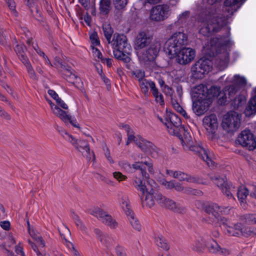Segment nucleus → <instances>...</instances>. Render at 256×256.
Here are the masks:
<instances>
[{"label":"nucleus","mask_w":256,"mask_h":256,"mask_svg":"<svg viewBox=\"0 0 256 256\" xmlns=\"http://www.w3.org/2000/svg\"><path fill=\"white\" fill-rule=\"evenodd\" d=\"M187 42L186 35L182 32L174 33L166 42L164 50L170 58H176V62L186 64L195 56V50L191 48H182Z\"/></svg>","instance_id":"obj_1"},{"label":"nucleus","mask_w":256,"mask_h":256,"mask_svg":"<svg viewBox=\"0 0 256 256\" xmlns=\"http://www.w3.org/2000/svg\"><path fill=\"white\" fill-rule=\"evenodd\" d=\"M110 43L112 46L114 56L126 63L130 62V58L128 54L130 52L131 46L128 42L126 36L122 34H114Z\"/></svg>","instance_id":"obj_2"},{"label":"nucleus","mask_w":256,"mask_h":256,"mask_svg":"<svg viewBox=\"0 0 256 256\" xmlns=\"http://www.w3.org/2000/svg\"><path fill=\"white\" fill-rule=\"evenodd\" d=\"M64 137L70 142L80 152L82 156L86 158L88 161L90 162L92 158L95 159V156L92 151H90L89 144L87 140H75L71 135L65 132Z\"/></svg>","instance_id":"obj_3"},{"label":"nucleus","mask_w":256,"mask_h":256,"mask_svg":"<svg viewBox=\"0 0 256 256\" xmlns=\"http://www.w3.org/2000/svg\"><path fill=\"white\" fill-rule=\"evenodd\" d=\"M222 125L228 132L236 131L240 125V116L234 111H230L224 116Z\"/></svg>","instance_id":"obj_4"},{"label":"nucleus","mask_w":256,"mask_h":256,"mask_svg":"<svg viewBox=\"0 0 256 256\" xmlns=\"http://www.w3.org/2000/svg\"><path fill=\"white\" fill-rule=\"evenodd\" d=\"M236 141L242 146L250 150H252L256 148V138L249 130H242L238 137Z\"/></svg>","instance_id":"obj_5"},{"label":"nucleus","mask_w":256,"mask_h":256,"mask_svg":"<svg viewBox=\"0 0 256 256\" xmlns=\"http://www.w3.org/2000/svg\"><path fill=\"white\" fill-rule=\"evenodd\" d=\"M121 206L128 216L129 221L132 228L138 231L141 230V225L138 220L134 217V214L131 210L128 198L126 196H123L121 198Z\"/></svg>","instance_id":"obj_6"},{"label":"nucleus","mask_w":256,"mask_h":256,"mask_svg":"<svg viewBox=\"0 0 256 256\" xmlns=\"http://www.w3.org/2000/svg\"><path fill=\"white\" fill-rule=\"evenodd\" d=\"M90 214L96 217L111 229H116L118 227V222L110 215L98 208H95L92 210Z\"/></svg>","instance_id":"obj_7"},{"label":"nucleus","mask_w":256,"mask_h":256,"mask_svg":"<svg viewBox=\"0 0 256 256\" xmlns=\"http://www.w3.org/2000/svg\"><path fill=\"white\" fill-rule=\"evenodd\" d=\"M210 178L222 190L228 198H234L232 192L234 190V186L231 184H228L225 176H210Z\"/></svg>","instance_id":"obj_8"},{"label":"nucleus","mask_w":256,"mask_h":256,"mask_svg":"<svg viewBox=\"0 0 256 256\" xmlns=\"http://www.w3.org/2000/svg\"><path fill=\"white\" fill-rule=\"evenodd\" d=\"M157 118L166 126L168 132L170 134H175L176 129L181 126L180 118L174 114H170L168 115V118L166 116L162 118L158 116Z\"/></svg>","instance_id":"obj_9"},{"label":"nucleus","mask_w":256,"mask_h":256,"mask_svg":"<svg viewBox=\"0 0 256 256\" xmlns=\"http://www.w3.org/2000/svg\"><path fill=\"white\" fill-rule=\"evenodd\" d=\"M155 200L162 206L174 212L182 213L184 210V208L181 204L165 198L162 194H156L155 196Z\"/></svg>","instance_id":"obj_10"},{"label":"nucleus","mask_w":256,"mask_h":256,"mask_svg":"<svg viewBox=\"0 0 256 256\" xmlns=\"http://www.w3.org/2000/svg\"><path fill=\"white\" fill-rule=\"evenodd\" d=\"M196 93L204 96L206 100H210L212 102V100L220 96V88L217 86H212L209 89L203 84H200L196 86Z\"/></svg>","instance_id":"obj_11"},{"label":"nucleus","mask_w":256,"mask_h":256,"mask_svg":"<svg viewBox=\"0 0 256 256\" xmlns=\"http://www.w3.org/2000/svg\"><path fill=\"white\" fill-rule=\"evenodd\" d=\"M210 62L206 58H200L192 68V72L194 75L201 78L206 72H208L211 68Z\"/></svg>","instance_id":"obj_12"},{"label":"nucleus","mask_w":256,"mask_h":256,"mask_svg":"<svg viewBox=\"0 0 256 256\" xmlns=\"http://www.w3.org/2000/svg\"><path fill=\"white\" fill-rule=\"evenodd\" d=\"M220 222L229 236L238 237L240 236L241 230H242V223L232 224L224 217L220 218Z\"/></svg>","instance_id":"obj_13"},{"label":"nucleus","mask_w":256,"mask_h":256,"mask_svg":"<svg viewBox=\"0 0 256 256\" xmlns=\"http://www.w3.org/2000/svg\"><path fill=\"white\" fill-rule=\"evenodd\" d=\"M168 6L166 5H158L153 7L150 14L151 20L159 22L166 18L168 16Z\"/></svg>","instance_id":"obj_14"},{"label":"nucleus","mask_w":256,"mask_h":256,"mask_svg":"<svg viewBox=\"0 0 256 256\" xmlns=\"http://www.w3.org/2000/svg\"><path fill=\"white\" fill-rule=\"evenodd\" d=\"M232 208L230 206H220L216 204H211L206 206L205 211L207 214L212 215L216 219L218 220L220 214H228Z\"/></svg>","instance_id":"obj_15"},{"label":"nucleus","mask_w":256,"mask_h":256,"mask_svg":"<svg viewBox=\"0 0 256 256\" xmlns=\"http://www.w3.org/2000/svg\"><path fill=\"white\" fill-rule=\"evenodd\" d=\"M187 148L198 155L201 159L206 162L208 166H214V162L210 158L208 151L203 147L200 145H192V144Z\"/></svg>","instance_id":"obj_16"},{"label":"nucleus","mask_w":256,"mask_h":256,"mask_svg":"<svg viewBox=\"0 0 256 256\" xmlns=\"http://www.w3.org/2000/svg\"><path fill=\"white\" fill-rule=\"evenodd\" d=\"M206 247L210 254L225 256H228L230 254L228 249L221 247L217 242L212 238L206 242Z\"/></svg>","instance_id":"obj_17"},{"label":"nucleus","mask_w":256,"mask_h":256,"mask_svg":"<svg viewBox=\"0 0 256 256\" xmlns=\"http://www.w3.org/2000/svg\"><path fill=\"white\" fill-rule=\"evenodd\" d=\"M154 188V186L148 188L145 192L146 196H144V195H142V196L141 197L142 205L144 207L146 206L150 208L152 207L155 204L154 198H155L156 194H161L156 192Z\"/></svg>","instance_id":"obj_18"},{"label":"nucleus","mask_w":256,"mask_h":256,"mask_svg":"<svg viewBox=\"0 0 256 256\" xmlns=\"http://www.w3.org/2000/svg\"><path fill=\"white\" fill-rule=\"evenodd\" d=\"M174 175V178H177L180 181H186L190 183L203 184H206V182H204L202 179L200 178L198 176H191L180 170H176V173Z\"/></svg>","instance_id":"obj_19"},{"label":"nucleus","mask_w":256,"mask_h":256,"mask_svg":"<svg viewBox=\"0 0 256 256\" xmlns=\"http://www.w3.org/2000/svg\"><path fill=\"white\" fill-rule=\"evenodd\" d=\"M160 44L156 42L152 44L144 54L143 59L145 61H153L158 56L160 49Z\"/></svg>","instance_id":"obj_20"},{"label":"nucleus","mask_w":256,"mask_h":256,"mask_svg":"<svg viewBox=\"0 0 256 256\" xmlns=\"http://www.w3.org/2000/svg\"><path fill=\"white\" fill-rule=\"evenodd\" d=\"M147 185L143 184L142 180L136 176L132 182V184L134 188L138 191L142 193V195H144L146 191L148 188H150L155 185V182L152 180H148L147 181Z\"/></svg>","instance_id":"obj_21"},{"label":"nucleus","mask_w":256,"mask_h":256,"mask_svg":"<svg viewBox=\"0 0 256 256\" xmlns=\"http://www.w3.org/2000/svg\"><path fill=\"white\" fill-rule=\"evenodd\" d=\"M150 42V37L144 32H140L134 40L136 49H142L147 46Z\"/></svg>","instance_id":"obj_22"},{"label":"nucleus","mask_w":256,"mask_h":256,"mask_svg":"<svg viewBox=\"0 0 256 256\" xmlns=\"http://www.w3.org/2000/svg\"><path fill=\"white\" fill-rule=\"evenodd\" d=\"M212 102L210 100H208L204 98L199 105L197 103L193 102L192 110L197 115H202L208 110Z\"/></svg>","instance_id":"obj_23"},{"label":"nucleus","mask_w":256,"mask_h":256,"mask_svg":"<svg viewBox=\"0 0 256 256\" xmlns=\"http://www.w3.org/2000/svg\"><path fill=\"white\" fill-rule=\"evenodd\" d=\"M203 124L207 130L213 132L218 128V119L216 114H211L203 119Z\"/></svg>","instance_id":"obj_24"},{"label":"nucleus","mask_w":256,"mask_h":256,"mask_svg":"<svg viewBox=\"0 0 256 256\" xmlns=\"http://www.w3.org/2000/svg\"><path fill=\"white\" fill-rule=\"evenodd\" d=\"M136 144L142 150L153 154L152 156H156V154H154L156 152V148L151 142L141 140L139 142H136Z\"/></svg>","instance_id":"obj_25"},{"label":"nucleus","mask_w":256,"mask_h":256,"mask_svg":"<svg viewBox=\"0 0 256 256\" xmlns=\"http://www.w3.org/2000/svg\"><path fill=\"white\" fill-rule=\"evenodd\" d=\"M61 72L62 76L69 82L74 84L78 82L80 78L73 72L71 69L66 68L65 66H62Z\"/></svg>","instance_id":"obj_26"},{"label":"nucleus","mask_w":256,"mask_h":256,"mask_svg":"<svg viewBox=\"0 0 256 256\" xmlns=\"http://www.w3.org/2000/svg\"><path fill=\"white\" fill-rule=\"evenodd\" d=\"M206 242L204 238L198 235L195 236L191 248L192 250L201 252L204 250V246H206Z\"/></svg>","instance_id":"obj_27"},{"label":"nucleus","mask_w":256,"mask_h":256,"mask_svg":"<svg viewBox=\"0 0 256 256\" xmlns=\"http://www.w3.org/2000/svg\"><path fill=\"white\" fill-rule=\"evenodd\" d=\"M139 86L144 96L148 97L149 96L148 88L152 90L156 86V84L153 81L144 78L139 82Z\"/></svg>","instance_id":"obj_28"},{"label":"nucleus","mask_w":256,"mask_h":256,"mask_svg":"<svg viewBox=\"0 0 256 256\" xmlns=\"http://www.w3.org/2000/svg\"><path fill=\"white\" fill-rule=\"evenodd\" d=\"M14 49L19 60L22 63L26 62L29 60L26 54V48L24 44H17Z\"/></svg>","instance_id":"obj_29"},{"label":"nucleus","mask_w":256,"mask_h":256,"mask_svg":"<svg viewBox=\"0 0 256 256\" xmlns=\"http://www.w3.org/2000/svg\"><path fill=\"white\" fill-rule=\"evenodd\" d=\"M230 30H228L226 35L224 36H220V37L214 38L210 40V44L212 46L216 45H227L229 43Z\"/></svg>","instance_id":"obj_30"},{"label":"nucleus","mask_w":256,"mask_h":256,"mask_svg":"<svg viewBox=\"0 0 256 256\" xmlns=\"http://www.w3.org/2000/svg\"><path fill=\"white\" fill-rule=\"evenodd\" d=\"M249 194L250 191L246 186H240L238 188L237 192V196L241 204L246 203V199Z\"/></svg>","instance_id":"obj_31"},{"label":"nucleus","mask_w":256,"mask_h":256,"mask_svg":"<svg viewBox=\"0 0 256 256\" xmlns=\"http://www.w3.org/2000/svg\"><path fill=\"white\" fill-rule=\"evenodd\" d=\"M180 140L181 144L184 147V148L185 150L187 148L190 146H191L192 143V138L191 136L190 135V133L184 129L183 136H182Z\"/></svg>","instance_id":"obj_32"},{"label":"nucleus","mask_w":256,"mask_h":256,"mask_svg":"<svg viewBox=\"0 0 256 256\" xmlns=\"http://www.w3.org/2000/svg\"><path fill=\"white\" fill-rule=\"evenodd\" d=\"M245 113L246 115L248 116L256 113V95L254 96L248 102Z\"/></svg>","instance_id":"obj_33"},{"label":"nucleus","mask_w":256,"mask_h":256,"mask_svg":"<svg viewBox=\"0 0 256 256\" xmlns=\"http://www.w3.org/2000/svg\"><path fill=\"white\" fill-rule=\"evenodd\" d=\"M111 0H100V10L103 14H107L110 9Z\"/></svg>","instance_id":"obj_34"},{"label":"nucleus","mask_w":256,"mask_h":256,"mask_svg":"<svg viewBox=\"0 0 256 256\" xmlns=\"http://www.w3.org/2000/svg\"><path fill=\"white\" fill-rule=\"evenodd\" d=\"M144 161H142L141 162H136L132 165V166L136 170H139L140 172L138 174H141L143 178L147 180L148 178L149 175L146 172L145 170V168H144L143 164H144Z\"/></svg>","instance_id":"obj_35"},{"label":"nucleus","mask_w":256,"mask_h":256,"mask_svg":"<svg viewBox=\"0 0 256 256\" xmlns=\"http://www.w3.org/2000/svg\"><path fill=\"white\" fill-rule=\"evenodd\" d=\"M48 104L50 105L51 109L54 115L59 117L60 118L64 120V115L66 116V112L60 109L57 106L54 104L50 100H48Z\"/></svg>","instance_id":"obj_36"},{"label":"nucleus","mask_w":256,"mask_h":256,"mask_svg":"<svg viewBox=\"0 0 256 256\" xmlns=\"http://www.w3.org/2000/svg\"><path fill=\"white\" fill-rule=\"evenodd\" d=\"M246 101V96L242 94H240L234 98L232 104L235 109H238L239 108L244 106Z\"/></svg>","instance_id":"obj_37"},{"label":"nucleus","mask_w":256,"mask_h":256,"mask_svg":"<svg viewBox=\"0 0 256 256\" xmlns=\"http://www.w3.org/2000/svg\"><path fill=\"white\" fill-rule=\"evenodd\" d=\"M174 188L178 192H184L188 194H196V190H192L190 188H184L181 184L175 182V184L174 186Z\"/></svg>","instance_id":"obj_38"},{"label":"nucleus","mask_w":256,"mask_h":256,"mask_svg":"<svg viewBox=\"0 0 256 256\" xmlns=\"http://www.w3.org/2000/svg\"><path fill=\"white\" fill-rule=\"evenodd\" d=\"M28 232L31 237L37 242L39 246H45L44 242L39 233L36 232L34 230H29Z\"/></svg>","instance_id":"obj_39"},{"label":"nucleus","mask_w":256,"mask_h":256,"mask_svg":"<svg viewBox=\"0 0 256 256\" xmlns=\"http://www.w3.org/2000/svg\"><path fill=\"white\" fill-rule=\"evenodd\" d=\"M152 95L154 98L156 102L160 104V105L163 106L164 104V96L162 94L158 91L156 86L152 90Z\"/></svg>","instance_id":"obj_40"},{"label":"nucleus","mask_w":256,"mask_h":256,"mask_svg":"<svg viewBox=\"0 0 256 256\" xmlns=\"http://www.w3.org/2000/svg\"><path fill=\"white\" fill-rule=\"evenodd\" d=\"M133 78L140 82L145 78V72L141 69H134L130 72Z\"/></svg>","instance_id":"obj_41"},{"label":"nucleus","mask_w":256,"mask_h":256,"mask_svg":"<svg viewBox=\"0 0 256 256\" xmlns=\"http://www.w3.org/2000/svg\"><path fill=\"white\" fill-rule=\"evenodd\" d=\"M155 242L158 246L164 250H168L169 249V246L166 242V240L162 236L156 237Z\"/></svg>","instance_id":"obj_42"},{"label":"nucleus","mask_w":256,"mask_h":256,"mask_svg":"<svg viewBox=\"0 0 256 256\" xmlns=\"http://www.w3.org/2000/svg\"><path fill=\"white\" fill-rule=\"evenodd\" d=\"M242 232L240 236L248 237L256 234L254 228L251 227H244L242 224Z\"/></svg>","instance_id":"obj_43"},{"label":"nucleus","mask_w":256,"mask_h":256,"mask_svg":"<svg viewBox=\"0 0 256 256\" xmlns=\"http://www.w3.org/2000/svg\"><path fill=\"white\" fill-rule=\"evenodd\" d=\"M103 31L104 33V35L108 42V44H110L111 41V38L112 34L113 33V30L110 27V24H105L103 26Z\"/></svg>","instance_id":"obj_44"},{"label":"nucleus","mask_w":256,"mask_h":256,"mask_svg":"<svg viewBox=\"0 0 256 256\" xmlns=\"http://www.w3.org/2000/svg\"><path fill=\"white\" fill-rule=\"evenodd\" d=\"M232 82L238 86H244L246 84V81L244 77L236 74L234 76Z\"/></svg>","instance_id":"obj_45"},{"label":"nucleus","mask_w":256,"mask_h":256,"mask_svg":"<svg viewBox=\"0 0 256 256\" xmlns=\"http://www.w3.org/2000/svg\"><path fill=\"white\" fill-rule=\"evenodd\" d=\"M6 2L7 3L8 6L10 10L11 14L17 17L18 16V12L16 10V3L14 0H5Z\"/></svg>","instance_id":"obj_46"},{"label":"nucleus","mask_w":256,"mask_h":256,"mask_svg":"<svg viewBox=\"0 0 256 256\" xmlns=\"http://www.w3.org/2000/svg\"><path fill=\"white\" fill-rule=\"evenodd\" d=\"M26 68L27 71L29 74L30 77L34 80L36 78V74L33 69L30 60H28L26 62L22 63Z\"/></svg>","instance_id":"obj_47"},{"label":"nucleus","mask_w":256,"mask_h":256,"mask_svg":"<svg viewBox=\"0 0 256 256\" xmlns=\"http://www.w3.org/2000/svg\"><path fill=\"white\" fill-rule=\"evenodd\" d=\"M26 68L27 71L29 74L30 77L34 80L36 78V74L33 69L30 60H28L26 62L22 63Z\"/></svg>","instance_id":"obj_48"},{"label":"nucleus","mask_w":256,"mask_h":256,"mask_svg":"<svg viewBox=\"0 0 256 256\" xmlns=\"http://www.w3.org/2000/svg\"><path fill=\"white\" fill-rule=\"evenodd\" d=\"M64 120L62 118H60L65 123L70 122L71 124L74 126L76 128L78 127V124L77 122V121L76 119H72L71 116L68 114V112H66V116L64 115Z\"/></svg>","instance_id":"obj_49"},{"label":"nucleus","mask_w":256,"mask_h":256,"mask_svg":"<svg viewBox=\"0 0 256 256\" xmlns=\"http://www.w3.org/2000/svg\"><path fill=\"white\" fill-rule=\"evenodd\" d=\"M128 2V0H114V4L116 9L120 10L124 8Z\"/></svg>","instance_id":"obj_50"},{"label":"nucleus","mask_w":256,"mask_h":256,"mask_svg":"<svg viewBox=\"0 0 256 256\" xmlns=\"http://www.w3.org/2000/svg\"><path fill=\"white\" fill-rule=\"evenodd\" d=\"M19 32L20 34L25 36L28 38L26 40L27 43L30 44L32 40V38L30 36V32L27 28L25 27H20L19 30Z\"/></svg>","instance_id":"obj_51"},{"label":"nucleus","mask_w":256,"mask_h":256,"mask_svg":"<svg viewBox=\"0 0 256 256\" xmlns=\"http://www.w3.org/2000/svg\"><path fill=\"white\" fill-rule=\"evenodd\" d=\"M244 218L246 223L249 224H256V214H247L244 216Z\"/></svg>","instance_id":"obj_52"},{"label":"nucleus","mask_w":256,"mask_h":256,"mask_svg":"<svg viewBox=\"0 0 256 256\" xmlns=\"http://www.w3.org/2000/svg\"><path fill=\"white\" fill-rule=\"evenodd\" d=\"M116 256H126V248L120 245H118L115 248Z\"/></svg>","instance_id":"obj_53"},{"label":"nucleus","mask_w":256,"mask_h":256,"mask_svg":"<svg viewBox=\"0 0 256 256\" xmlns=\"http://www.w3.org/2000/svg\"><path fill=\"white\" fill-rule=\"evenodd\" d=\"M0 44L6 47H9L8 38L4 34L3 32L0 30Z\"/></svg>","instance_id":"obj_54"},{"label":"nucleus","mask_w":256,"mask_h":256,"mask_svg":"<svg viewBox=\"0 0 256 256\" xmlns=\"http://www.w3.org/2000/svg\"><path fill=\"white\" fill-rule=\"evenodd\" d=\"M175 180H171L170 181H167L166 180H162L161 181L162 185L165 186L167 189L174 188V184H175Z\"/></svg>","instance_id":"obj_55"},{"label":"nucleus","mask_w":256,"mask_h":256,"mask_svg":"<svg viewBox=\"0 0 256 256\" xmlns=\"http://www.w3.org/2000/svg\"><path fill=\"white\" fill-rule=\"evenodd\" d=\"M238 90V86L234 84L230 86L228 89L229 98H231L237 92Z\"/></svg>","instance_id":"obj_56"},{"label":"nucleus","mask_w":256,"mask_h":256,"mask_svg":"<svg viewBox=\"0 0 256 256\" xmlns=\"http://www.w3.org/2000/svg\"><path fill=\"white\" fill-rule=\"evenodd\" d=\"M118 165L122 168L124 169L126 171H130L131 169L130 164L126 160L120 161L118 162Z\"/></svg>","instance_id":"obj_57"},{"label":"nucleus","mask_w":256,"mask_h":256,"mask_svg":"<svg viewBox=\"0 0 256 256\" xmlns=\"http://www.w3.org/2000/svg\"><path fill=\"white\" fill-rule=\"evenodd\" d=\"M114 177L119 182L124 180L127 178V177L122 174V173L119 172H116L112 174Z\"/></svg>","instance_id":"obj_58"},{"label":"nucleus","mask_w":256,"mask_h":256,"mask_svg":"<svg viewBox=\"0 0 256 256\" xmlns=\"http://www.w3.org/2000/svg\"><path fill=\"white\" fill-rule=\"evenodd\" d=\"M90 39L92 43L95 46H98L100 44V42L98 38V34L94 32L90 36Z\"/></svg>","instance_id":"obj_59"},{"label":"nucleus","mask_w":256,"mask_h":256,"mask_svg":"<svg viewBox=\"0 0 256 256\" xmlns=\"http://www.w3.org/2000/svg\"><path fill=\"white\" fill-rule=\"evenodd\" d=\"M94 232L101 242L105 240L106 238H108V236L106 234H103L99 229H95Z\"/></svg>","instance_id":"obj_60"},{"label":"nucleus","mask_w":256,"mask_h":256,"mask_svg":"<svg viewBox=\"0 0 256 256\" xmlns=\"http://www.w3.org/2000/svg\"><path fill=\"white\" fill-rule=\"evenodd\" d=\"M0 116L7 120L10 119V116L0 106Z\"/></svg>","instance_id":"obj_61"},{"label":"nucleus","mask_w":256,"mask_h":256,"mask_svg":"<svg viewBox=\"0 0 256 256\" xmlns=\"http://www.w3.org/2000/svg\"><path fill=\"white\" fill-rule=\"evenodd\" d=\"M0 86L4 88L8 93L10 94H12V90L4 82L3 80L0 81Z\"/></svg>","instance_id":"obj_62"},{"label":"nucleus","mask_w":256,"mask_h":256,"mask_svg":"<svg viewBox=\"0 0 256 256\" xmlns=\"http://www.w3.org/2000/svg\"><path fill=\"white\" fill-rule=\"evenodd\" d=\"M8 246H6V244H2L0 246V248L1 250H2L3 252L6 254L8 256H12L13 255L12 252L10 251V250H8L6 247Z\"/></svg>","instance_id":"obj_63"},{"label":"nucleus","mask_w":256,"mask_h":256,"mask_svg":"<svg viewBox=\"0 0 256 256\" xmlns=\"http://www.w3.org/2000/svg\"><path fill=\"white\" fill-rule=\"evenodd\" d=\"M16 252L18 254H20L21 256H26L24 252V250L22 246L18 244V246H16Z\"/></svg>","instance_id":"obj_64"}]
</instances>
